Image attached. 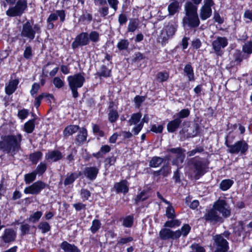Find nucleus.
I'll use <instances>...</instances> for the list:
<instances>
[{
    "label": "nucleus",
    "mask_w": 252,
    "mask_h": 252,
    "mask_svg": "<svg viewBox=\"0 0 252 252\" xmlns=\"http://www.w3.org/2000/svg\"><path fill=\"white\" fill-rule=\"evenodd\" d=\"M22 138L21 133L2 136L0 141V150L7 154L11 153L13 156L15 155L21 149Z\"/></svg>",
    "instance_id": "f257e3e1"
},
{
    "label": "nucleus",
    "mask_w": 252,
    "mask_h": 252,
    "mask_svg": "<svg viewBox=\"0 0 252 252\" xmlns=\"http://www.w3.org/2000/svg\"><path fill=\"white\" fill-rule=\"evenodd\" d=\"M184 10L185 16L183 18L184 25H187L191 29L197 28L200 24L197 6L193 4L190 1H187L184 5Z\"/></svg>",
    "instance_id": "f03ea898"
},
{
    "label": "nucleus",
    "mask_w": 252,
    "mask_h": 252,
    "mask_svg": "<svg viewBox=\"0 0 252 252\" xmlns=\"http://www.w3.org/2000/svg\"><path fill=\"white\" fill-rule=\"evenodd\" d=\"M209 161L206 158L196 156L190 158L188 161V165L194 173V179L198 180L206 173L208 168Z\"/></svg>",
    "instance_id": "7ed1b4c3"
},
{
    "label": "nucleus",
    "mask_w": 252,
    "mask_h": 252,
    "mask_svg": "<svg viewBox=\"0 0 252 252\" xmlns=\"http://www.w3.org/2000/svg\"><path fill=\"white\" fill-rule=\"evenodd\" d=\"M85 73L79 72L73 75H69L67 78L68 86L71 91L73 98L78 97L79 94L78 89L83 87L85 82Z\"/></svg>",
    "instance_id": "20e7f679"
},
{
    "label": "nucleus",
    "mask_w": 252,
    "mask_h": 252,
    "mask_svg": "<svg viewBox=\"0 0 252 252\" xmlns=\"http://www.w3.org/2000/svg\"><path fill=\"white\" fill-rule=\"evenodd\" d=\"M6 11V15L9 17H21L28 10V2L27 0H18L14 4Z\"/></svg>",
    "instance_id": "39448f33"
},
{
    "label": "nucleus",
    "mask_w": 252,
    "mask_h": 252,
    "mask_svg": "<svg viewBox=\"0 0 252 252\" xmlns=\"http://www.w3.org/2000/svg\"><path fill=\"white\" fill-rule=\"evenodd\" d=\"M218 213L221 215L222 218H228L231 216V209L229 204L224 199L219 198L214 202L213 205Z\"/></svg>",
    "instance_id": "423d86ee"
},
{
    "label": "nucleus",
    "mask_w": 252,
    "mask_h": 252,
    "mask_svg": "<svg viewBox=\"0 0 252 252\" xmlns=\"http://www.w3.org/2000/svg\"><path fill=\"white\" fill-rule=\"evenodd\" d=\"M201 219L205 220L206 222L215 224L217 223H222L224 222V219L222 218L218 213L214 207L207 210L206 212L201 218Z\"/></svg>",
    "instance_id": "0eeeda50"
},
{
    "label": "nucleus",
    "mask_w": 252,
    "mask_h": 252,
    "mask_svg": "<svg viewBox=\"0 0 252 252\" xmlns=\"http://www.w3.org/2000/svg\"><path fill=\"white\" fill-rule=\"evenodd\" d=\"M213 245L215 247L213 252H224L229 250V243L222 237V234H216L213 236Z\"/></svg>",
    "instance_id": "6e6552de"
},
{
    "label": "nucleus",
    "mask_w": 252,
    "mask_h": 252,
    "mask_svg": "<svg viewBox=\"0 0 252 252\" xmlns=\"http://www.w3.org/2000/svg\"><path fill=\"white\" fill-rule=\"evenodd\" d=\"M228 44V40L226 37L217 36L212 41V46L215 53L218 56H221L223 54L222 49L226 47Z\"/></svg>",
    "instance_id": "1a4fd4ad"
},
{
    "label": "nucleus",
    "mask_w": 252,
    "mask_h": 252,
    "mask_svg": "<svg viewBox=\"0 0 252 252\" xmlns=\"http://www.w3.org/2000/svg\"><path fill=\"white\" fill-rule=\"evenodd\" d=\"M65 11L64 10H57L55 12L51 13L47 19V29L52 30L55 25L53 22L57 21L58 18L61 23H63L65 20Z\"/></svg>",
    "instance_id": "9d476101"
},
{
    "label": "nucleus",
    "mask_w": 252,
    "mask_h": 252,
    "mask_svg": "<svg viewBox=\"0 0 252 252\" xmlns=\"http://www.w3.org/2000/svg\"><path fill=\"white\" fill-rule=\"evenodd\" d=\"M47 185L44 182L38 180L32 185L27 187L24 190V193L37 195L41 190L46 188Z\"/></svg>",
    "instance_id": "9b49d317"
},
{
    "label": "nucleus",
    "mask_w": 252,
    "mask_h": 252,
    "mask_svg": "<svg viewBox=\"0 0 252 252\" xmlns=\"http://www.w3.org/2000/svg\"><path fill=\"white\" fill-rule=\"evenodd\" d=\"M89 44L87 32H81L78 34L71 43V48L73 50L78 48L79 47L85 46Z\"/></svg>",
    "instance_id": "f8f14e48"
},
{
    "label": "nucleus",
    "mask_w": 252,
    "mask_h": 252,
    "mask_svg": "<svg viewBox=\"0 0 252 252\" xmlns=\"http://www.w3.org/2000/svg\"><path fill=\"white\" fill-rule=\"evenodd\" d=\"M248 148L249 145L245 141L239 140L231 146V149H228V152L231 154H238L239 153L245 154Z\"/></svg>",
    "instance_id": "ddd939ff"
},
{
    "label": "nucleus",
    "mask_w": 252,
    "mask_h": 252,
    "mask_svg": "<svg viewBox=\"0 0 252 252\" xmlns=\"http://www.w3.org/2000/svg\"><path fill=\"white\" fill-rule=\"evenodd\" d=\"M20 35L22 37L27 38L31 41L35 38V32L30 21H27L23 24Z\"/></svg>",
    "instance_id": "4468645a"
},
{
    "label": "nucleus",
    "mask_w": 252,
    "mask_h": 252,
    "mask_svg": "<svg viewBox=\"0 0 252 252\" xmlns=\"http://www.w3.org/2000/svg\"><path fill=\"white\" fill-rule=\"evenodd\" d=\"M99 168L100 165L98 166H87L83 170L82 175L88 180L93 181L96 179L98 176Z\"/></svg>",
    "instance_id": "2eb2a0df"
},
{
    "label": "nucleus",
    "mask_w": 252,
    "mask_h": 252,
    "mask_svg": "<svg viewBox=\"0 0 252 252\" xmlns=\"http://www.w3.org/2000/svg\"><path fill=\"white\" fill-rule=\"evenodd\" d=\"M159 237L162 241H177V238L176 230L165 227L161 228L159 232Z\"/></svg>",
    "instance_id": "dca6fc26"
},
{
    "label": "nucleus",
    "mask_w": 252,
    "mask_h": 252,
    "mask_svg": "<svg viewBox=\"0 0 252 252\" xmlns=\"http://www.w3.org/2000/svg\"><path fill=\"white\" fill-rule=\"evenodd\" d=\"M17 237L16 232L11 228H5L1 236L5 244H10L15 241Z\"/></svg>",
    "instance_id": "f3484780"
},
{
    "label": "nucleus",
    "mask_w": 252,
    "mask_h": 252,
    "mask_svg": "<svg viewBox=\"0 0 252 252\" xmlns=\"http://www.w3.org/2000/svg\"><path fill=\"white\" fill-rule=\"evenodd\" d=\"M88 131L86 127H82L78 130L77 134L74 139L73 144L77 146H80L83 145L87 141L88 137Z\"/></svg>",
    "instance_id": "a211bd4d"
},
{
    "label": "nucleus",
    "mask_w": 252,
    "mask_h": 252,
    "mask_svg": "<svg viewBox=\"0 0 252 252\" xmlns=\"http://www.w3.org/2000/svg\"><path fill=\"white\" fill-rule=\"evenodd\" d=\"M113 189L118 194L123 193L124 194L129 191L128 182L126 180H122L119 182L115 183Z\"/></svg>",
    "instance_id": "6ab92c4d"
},
{
    "label": "nucleus",
    "mask_w": 252,
    "mask_h": 252,
    "mask_svg": "<svg viewBox=\"0 0 252 252\" xmlns=\"http://www.w3.org/2000/svg\"><path fill=\"white\" fill-rule=\"evenodd\" d=\"M63 158L62 152L58 150H49L45 154V159L52 162H57Z\"/></svg>",
    "instance_id": "aec40b11"
},
{
    "label": "nucleus",
    "mask_w": 252,
    "mask_h": 252,
    "mask_svg": "<svg viewBox=\"0 0 252 252\" xmlns=\"http://www.w3.org/2000/svg\"><path fill=\"white\" fill-rule=\"evenodd\" d=\"M95 77L98 78L100 80L103 78H108L112 77V69L104 64L101 65L100 70L95 74Z\"/></svg>",
    "instance_id": "412c9836"
},
{
    "label": "nucleus",
    "mask_w": 252,
    "mask_h": 252,
    "mask_svg": "<svg viewBox=\"0 0 252 252\" xmlns=\"http://www.w3.org/2000/svg\"><path fill=\"white\" fill-rule=\"evenodd\" d=\"M182 120H179L176 117L169 121L167 124V130L169 133H175L180 127Z\"/></svg>",
    "instance_id": "4be33fe9"
},
{
    "label": "nucleus",
    "mask_w": 252,
    "mask_h": 252,
    "mask_svg": "<svg viewBox=\"0 0 252 252\" xmlns=\"http://www.w3.org/2000/svg\"><path fill=\"white\" fill-rule=\"evenodd\" d=\"M19 83L18 79L10 80L5 87V93L8 95L12 94L17 90Z\"/></svg>",
    "instance_id": "5701e85b"
},
{
    "label": "nucleus",
    "mask_w": 252,
    "mask_h": 252,
    "mask_svg": "<svg viewBox=\"0 0 252 252\" xmlns=\"http://www.w3.org/2000/svg\"><path fill=\"white\" fill-rule=\"evenodd\" d=\"M80 129L78 125H69L65 127L63 134L64 138H68L77 132Z\"/></svg>",
    "instance_id": "b1692460"
},
{
    "label": "nucleus",
    "mask_w": 252,
    "mask_h": 252,
    "mask_svg": "<svg viewBox=\"0 0 252 252\" xmlns=\"http://www.w3.org/2000/svg\"><path fill=\"white\" fill-rule=\"evenodd\" d=\"M181 7V5L177 0H172L167 7L168 15L173 16L178 13Z\"/></svg>",
    "instance_id": "393cba45"
},
{
    "label": "nucleus",
    "mask_w": 252,
    "mask_h": 252,
    "mask_svg": "<svg viewBox=\"0 0 252 252\" xmlns=\"http://www.w3.org/2000/svg\"><path fill=\"white\" fill-rule=\"evenodd\" d=\"M60 246L64 252H81L76 245L70 244L66 241H63Z\"/></svg>",
    "instance_id": "a878e982"
},
{
    "label": "nucleus",
    "mask_w": 252,
    "mask_h": 252,
    "mask_svg": "<svg viewBox=\"0 0 252 252\" xmlns=\"http://www.w3.org/2000/svg\"><path fill=\"white\" fill-rule=\"evenodd\" d=\"M191 229V226L188 223H184L180 229L176 230L177 240L182 236L186 238L189 233Z\"/></svg>",
    "instance_id": "bb28decb"
},
{
    "label": "nucleus",
    "mask_w": 252,
    "mask_h": 252,
    "mask_svg": "<svg viewBox=\"0 0 252 252\" xmlns=\"http://www.w3.org/2000/svg\"><path fill=\"white\" fill-rule=\"evenodd\" d=\"M82 175L81 171L78 172H72L69 175L67 174L66 177L65 178L63 184L66 186L72 184L74 181Z\"/></svg>",
    "instance_id": "cd10ccee"
},
{
    "label": "nucleus",
    "mask_w": 252,
    "mask_h": 252,
    "mask_svg": "<svg viewBox=\"0 0 252 252\" xmlns=\"http://www.w3.org/2000/svg\"><path fill=\"white\" fill-rule=\"evenodd\" d=\"M184 75L188 77L189 81L193 82L195 81V78L193 68L190 63L185 65L184 68Z\"/></svg>",
    "instance_id": "c85d7f7f"
},
{
    "label": "nucleus",
    "mask_w": 252,
    "mask_h": 252,
    "mask_svg": "<svg viewBox=\"0 0 252 252\" xmlns=\"http://www.w3.org/2000/svg\"><path fill=\"white\" fill-rule=\"evenodd\" d=\"M111 150V147L108 145H102L99 151L92 154L93 157L98 159L103 158V156L109 153Z\"/></svg>",
    "instance_id": "c756f323"
},
{
    "label": "nucleus",
    "mask_w": 252,
    "mask_h": 252,
    "mask_svg": "<svg viewBox=\"0 0 252 252\" xmlns=\"http://www.w3.org/2000/svg\"><path fill=\"white\" fill-rule=\"evenodd\" d=\"M36 118L28 120L24 124V130L27 133H32L35 129Z\"/></svg>",
    "instance_id": "7c9ffc66"
},
{
    "label": "nucleus",
    "mask_w": 252,
    "mask_h": 252,
    "mask_svg": "<svg viewBox=\"0 0 252 252\" xmlns=\"http://www.w3.org/2000/svg\"><path fill=\"white\" fill-rule=\"evenodd\" d=\"M43 153L40 151H37L31 153L29 156V158L33 165H36L41 159Z\"/></svg>",
    "instance_id": "2f4dec72"
},
{
    "label": "nucleus",
    "mask_w": 252,
    "mask_h": 252,
    "mask_svg": "<svg viewBox=\"0 0 252 252\" xmlns=\"http://www.w3.org/2000/svg\"><path fill=\"white\" fill-rule=\"evenodd\" d=\"M185 152V150L181 148H173L170 149H168L167 150V152L171 153L177 155V158L180 159L182 158V162L183 161V159L185 158L184 152Z\"/></svg>",
    "instance_id": "473e14b6"
},
{
    "label": "nucleus",
    "mask_w": 252,
    "mask_h": 252,
    "mask_svg": "<svg viewBox=\"0 0 252 252\" xmlns=\"http://www.w3.org/2000/svg\"><path fill=\"white\" fill-rule=\"evenodd\" d=\"M164 222L163 226L168 228H176L180 226L181 224V221L179 219H170Z\"/></svg>",
    "instance_id": "72a5a7b5"
},
{
    "label": "nucleus",
    "mask_w": 252,
    "mask_h": 252,
    "mask_svg": "<svg viewBox=\"0 0 252 252\" xmlns=\"http://www.w3.org/2000/svg\"><path fill=\"white\" fill-rule=\"evenodd\" d=\"M164 161V158L159 157H153L149 161L150 167L156 168L159 167Z\"/></svg>",
    "instance_id": "f704fd0d"
},
{
    "label": "nucleus",
    "mask_w": 252,
    "mask_h": 252,
    "mask_svg": "<svg viewBox=\"0 0 252 252\" xmlns=\"http://www.w3.org/2000/svg\"><path fill=\"white\" fill-rule=\"evenodd\" d=\"M212 14V9H208L202 6L200 9V17L202 21L206 20L210 18Z\"/></svg>",
    "instance_id": "c9c22d12"
},
{
    "label": "nucleus",
    "mask_w": 252,
    "mask_h": 252,
    "mask_svg": "<svg viewBox=\"0 0 252 252\" xmlns=\"http://www.w3.org/2000/svg\"><path fill=\"white\" fill-rule=\"evenodd\" d=\"M168 205L166 208L165 216L168 219H175L176 215L175 209L172 205V203L169 201V203H166Z\"/></svg>",
    "instance_id": "e433bc0d"
},
{
    "label": "nucleus",
    "mask_w": 252,
    "mask_h": 252,
    "mask_svg": "<svg viewBox=\"0 0 252 252\" xmlns=\"http://www.w3.org/2000/svg\"><path fill=\"white\" fill-rule=\"evenodd\" d=\"M47 169V163L45 161H41L38 164L35 170H34V171L38 176H42L46 172Z\"/></svg>",
    "instance_id": "4c0bfd02"
},
{
    "label": "nucleus",
    "mask_w": 252,
    "mask_h": 252,
    "mask_svg": "<svg viewBox=\"0 0 252 252\" xmlns=\"http://www.w3.org/2000/svg\"><path fill=\"white\" fill-rule=\"evenodd\" d=\"M234 184V181L231 179L222 180L220 184V189L222 191L229 189Z\"/></svg>",
    "instance_id": "58836bf2"
},
{
    "label": "nucleus",
    "mask_w": 252,
    "mask_h": 252,
    "mask_svg": "<svg viewBox=\"0 0 252 252\" xmlns=\"http://www.w3.org/2000/svg\"><path fill=\"white\" fill-rule=\"evenodd\" d=\"M234 62L237 65H240L244 59L243 52L239 49H236L233 55Z\"/></svg>",
    "instance_id": "ea45409f"
},
{
    "label": "nucleus",
    "mask_w": 252,
    "mask_h": 252,
    "mask_svg": "<svg viewBox=\"0 0 252 252\" xmlns=\"http://www.w3.org/2000/svg\"><path fill=\"white\" fill-rule=\"evenodd\" d=\"M37 228L40 230L43 234H45L51 230V226L48 222L42 221L38 223Z\"/></svg>",
    "instance_id": "a19ab883"
},
{
    "label": "nucleus",
    "mask_w": 252,
    "mask_h": 252,
    "mask_svg": "<svg viewBox=\"0 0 252 252\" xmlns=\"http://www.w3.org/2000/svg\"><path fill=\"white\" fill-rule=\"evenodd\" d=\"M190 110L188 108L183 109L174 115L173 118L176 117L177 119H179V120H182L188 118L190 115Z\"/></svg>",
    "instance_id": "79ce46f5"
},
{
    "label": "nucleus",
    "mask_w": 252,
    "mask_h": 252,
    "mask_svg": "<svg viewBox=\"0 0 252 252\" xmlns=\"http://www.w3.org/2000/svg\"><path fill=\"white\" fill-rule=\"evenodd\" d=\"M142 117V114L140 112L133 113L131 115L130 118L128 121L129 126L136 125L139 122Z\"/></svg>",
    "instance_id": "37998d69"
},
{
    "label": "nucleus",
    "mask_w": 252,
    "mask_h": 252,
    "mask_svg": "<svg viewBox=\"0 0 252 252\" xmlns=\"http://www.w3.org/2000/svg\"><path fill=\"white\" fill-rule=\"evenodd\" d=\"M134 223V217L133 215H129L124 218L122 225L127 228L131 227Z\"/></svg>",
    "instance_id": "c03bdc74"
},
{
    "label": "nucleus",
    "mask_w": 252,
    "mask_h": 252,
    "mask_svg": "<svg viewBox=\"0 0 252 252\" xmlns=\"http://www.w3.org/2000/svg\"><path fill=\"white\" fill-rule=\"evenodd\" d=\"M129 45V42L126 39H121L118 42L117 47L120 51L127 50Z\"/></svg>",
    "instance_id": "a18cd8bd"
},
{
    "label": "nucleus",
    "mask_w": 252,
    "mask_h": 252,
    "mask_svg": "<svg viewBox=\"0 0 252 252\" xmlns=\"http://www.w3.org/2000/svg\"><path fill=\"white\" fill-rule=\"evenodd\" d=\"M108 111V121L111 123H115L119 117L118 112L116 109L110 110Z\"/></svg>",
    "instance_id": "49530a36"
},
{
    "label": "nucleus",
    "mask_w": 252,
    "mask_h": 252,
    "mask_svg": "<svg viewBox=\"0 0 252 252\" xmlns=\"http://www.w3.org/2000/svg\"><path fill=\"white\" fill-rule=\"evenodd\" d=\"M37 175L33 171L24 175V181L26 184H30L35 180Z\"/></svg>",
    "instance_id": "de8ad7c7"
},
{
    "label": "nucleus",
    "mask_w": 252,
    "mask_h": 252,
    "mask_svg": "<svg viewBox=\"0 0 252 252\" xmlns=\"http://www.w3.org/2000/svg\"><path fill=\"white\" fill-rule=\"evenodd\" d=\"M194 129L192 133L187 134V138H193L197 136L201 132V127L199 124L195 123L193 125Z\"/></svg>",
    "instance_id": "09e8293b"
},
{
    "label": "nucleus",
    "mask_w": 252,
    "mask_h": 252,
    "mask_svg": "<svg viewBox=\"0 0 252 252\" xmlns=\"http://www.w3.org/2000/svg\"><path fill=\"white\" fill-rule=\"evenodd\" d=\"M88 37L89 42L92 41L94 43H96L99 40V34L97 31H92L89 33L88 32Z\"/></svg>",
    "instance_id": "8fccbe9b"
},
{
    "label": "nucleus",
    "mask_w": 252,
    "mask_h": 252,
    "mask_svg": "<svg viewBox=\"0 0 252 252\" xmlns=\"http://www.w3.org/2000/svg\"><path fill=\"white\" fill-rule=\"evenodd\" d=\"M148 192L147 190L144 189L138 193L135 197L134 201L136 204L140 202V201H144L148 199L149 196H145Z\"/></svg>",
    "instance_id": "3c124183"
},
{
    "label": "nucleus",
    "mask_w": 252,
    "mask_h": 252,
    "mask_svg": "<svg viewBox=\"0 0 252 252\" xmlns=\"http://www.w3.org/2000/svg\"><path fill=\"white\" fill-rule=\"evenodd\" d=\"M169 73L166 71H160L158 72L156 75L157 80L160 82L162 83L166 81L169 78Z\"/></svg>",
    "instance_id": "603ef678"
},
{
    "label": "nucleus",
    "mask_w": 252,
    "mask_h": 252,
    "mask_svg": "<svg viewBox=\"0 0 252 252\" xmlns=\"http://www.w3.org/2000/svg\"><path fill=\"white\" fill-rule=\"evenodd\" d=\"M138 27V19H133L130 20L127 27V32H133Z\"/></svg>",
    "instance_id": "864d4df0"
},
{
    "label": "nucleus",
    "mask_w": 252,
    "mask_h": 252,
    "mask_svg": "<svg viewBox=\"0 0 252 252\" xmlns=\"http://www.w3.org/2000/svg\"><path fill=\"white\" fill-rule=\"evenodd\" d=\"M101 225L100 221L99 220L94 219L92 221V225L90 229L92 233L95 234L100 228Z\"/></svg>",
    "instance_id": "5fc2aeb1"
},
{
    "label": "nucleus",
    "mask_w": 252,
    "mask_h": 252,
    "mask_svg": "<svg viewBox=\"0 0 252 252\" xmlns=\"http://www.w3.org/2000/svg\"><path fill=\"white\" fill-rule=\"evenodd\" d=\"M242 51L244 54H247L248 57L251 55L252 54V41L250 40L245 43L242 46Z\"/></svg>",
    "instance_id": "6e6d98bb"
},
{
    "label": "nucleus",
    "mask_w": 252,
    "mask_h": 252,
    "mask_svg": "<svg viewBox=\"0 0 252 252\" xmlns=\"http://www.w3.org/2000/svg\"><path fill=\"white\" fill-rule=\"evenodd\" d=\"M92 129L93 133L99 137H103L105 136V133L100 128L99 126L97 124H92Z\"/></svg>",
    "instance_id": "4d7b16f0"
},
{
    "label": "nucleus",
    "mask_w": 252,
    "mask_h": 252,
    "mask_svg": "<svg viewBox=\"0 0 252 252\" xmlns=\"http://www.w3.org/2000/svg\"><path fill=\"white\" fill-rule=\"evenodd\" d=\"M146 59V56L144 54L140 52H135L132 57L131 61L132 63H139L142 60Z\"/></svg>",
    "instance_id": "13d9d810"
},
{
    "label": "nucleus",
    "mask_w": 252,
    "mask_h": 252,
    "mask_svg": "<svg viewBox=\"0 0 252 252\" xmlns=\"http://www.w3.org/2000/svg\"><path fill=\"white\" fill-rule=\"evenodd\" d=\"M30 228L31 226L29 224L22 222L20 227L21 236H23L27 234H30Z\"/></svg>",
    "instance_id": "bf43d9fd"
},
{
    "label": "nucleus",
    "mask_w": 252,
    "mask_h": 252,
    "mask_svg": "<svg viewBox=\"0 0 252 252\" xmlns=\"http://www.w3.org/2000/svg\"><path fill=\"white\" fill-rule=\"evenodd\" d=\"M42 212L40 211H37L33 214L30 215L29 220L33 223H36L39 221L41 216Z\"/></svg>",
    "instance_id": "052dcab7"
},
{
    "label": "nucleus",
    "mask_w": 252,
    "mask_h": 252,
    "mask_svg": "<svg viewBox=\"0 0 252 252\" xmlns=\"http://www.w3.org/2000/svg\"><path fill=\"white\" fill-rule=\"evenodd\" d=\"M33 55L32 47L30 45L26 46L23 53L24 58L26 60H31Z\"/></svg>",
    "instance_id": "680f3d73"
},
{
    "label": "nucleus",
    "mask_w": 252,
    "mask_h": 252,
    "mask_svg": "<svg viewBox=\"0 0 252 252\" xmlns=\"http://www.w3.org/2000/svg\"><path fill=\"white\" fill-rule=\"evenodd\" d=\"M93 20V16L91 13L83 14L80 16L78 19V22L84 23L87 21L88 23H90Z\"/></svg>",
    "instance_id": "e2e57ef3"
},
{
    "label": "nucleus",
    "mask_w": 252,
    "mask_h": 252,
    "mask_svg": "<svg viewBox=\"0 0 252 252\" xmlns=\"http://www.w3.org/2000/svg\"><path fill=\"white\" fill-rule=\"evenodd\" d=\"M161 175L167 177L171 173V167L168 163L164 164L160 168Z\"/></svg>",
    "instance_id": "0e129e2a"
},
{
    "label": "nucleus",
    "mask_w": 252,
    "mask_h": 252,
    "mask_svg": "<svg viewBox=\"0 0 252 252\" xmlns=\"http://www.w3.org/2000/svg\"><path fill=\"white\" fill-rule=\"evenodd\" d=\"M167 35L168 37L172 36L175 33L177 29L173 24H169L165 28Z\"/></svg>",
    "instance_id": "69168bd1"
},
{
    "label": "nucleus",
    "mask_w": 252,
    "mask_h": 252,
    "mask_svg": "<svg viewBox=\"0 0 252 252\" xmlns=\"http://www.w3.org/2000/svg\"><path fill=\"white\" fill-rule=\"evenodd\" d=\"M29 110L25 108L19 110L18 112L17 116L21 120L26 119L29 115Z\"/></svg>",
    "instance_id": "338daca9"
},
{
    "label": "nucleus",
    "mask_w": 252,
    "mask_h": 252,
    "mask_svg": "<svg viewBox=\"0 0 252 252\" xmlns=\"http://www.w3.org/2000/svg\"><path fill=\"white\" fill-rule=\"evenodd\" d=\"M53 83L55 87L59 89L64 86V82L59 77H55L53 79Z\"/></svg>",
    "instance_id": "774afa93"
}]
</instances>
